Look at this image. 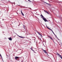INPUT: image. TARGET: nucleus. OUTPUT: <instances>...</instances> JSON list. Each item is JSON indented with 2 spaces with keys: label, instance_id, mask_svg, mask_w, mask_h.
<instances>
[{
  "label": "nucleus",
  "instance_id": "7ed1b4c3",
  "mask_svg": "<svg viewBox=\"0 0 62 62\" xmlns=\"http://www.w3.org/2000/svg\"><path fill=\"white\" fill-rule=\"evenodd\" d=\"M8 39L9 40H12V38L11 37L8 38Z\"/></svg>",
  "mask_w": 62,
  "mask_h": 62
},
{
  "label": "nucleus",
  "instance_id": "9b49d317",
  "mask_svg": "<svg viewBox=\"0 0 62 62\" xmlns=\"http://www.w3.org/2000/svg\"><path fill=\"white\" fill-rule=\"evenodd\" d=\"M52 31V32L53 33V34H54V32H53V30H51V31Z\"/></svg>",
  "mask_w": 62,
  "mask_h": 62
},
{
  "label": "nucleus",
  "instance_id": "f257e3e1",
  "mask_svg": "<svg viewBox=\"0 0 62 62\" xmlns=\"http://www.w3.org/2000/svg\"><path fill=\"white\" fill-rule=\"evenodd\" d=\"M40 16H41L43 20H44V21L45 22H48V20H47L45 18V17L43 16L42 15H40Z\"/></svg>",
  "mask_w": 62,
  "mask_h": 62
},
{
  "label": "nucleus",
  "instance_id": "0eeeda50",
  "mask_svg": "<svg viewBox=\"0 0 62 62\" xmlns=\"http://www.w3.org/2000/svg\"><path fill=\"white\" fill-rule=\"evenodd\" d=\"M32 48H33L32 47H31V50H32V51H33L34 52H35V51H34V50L32 49Z\"/></svg>",
  "mask_w": 62,
  "mask_h": 62
},
{
  "label": "nucleus",
  "instance_id": "f3484780",
  "mask_svg": "<svg viewBox=\"0 0 62 62\" xmlns=\"http://www.w3.org/2000/svg\"><path fill=\"white\" fill-rule=\"evenodd\" d=\"M52 40L53 41H54V39H52Z\"/></svg>",
  "mask_w": 62,
  "mask_h": 62
},
{
  "label": "nucleus",
  "instance_id": "423d86ee",
  "mask_svg": "<svg viewBox=\"0 0 62 62\" xmlns=\"http://www.w3.org/2000/svg\"><path fill=\"white\" fill-rule=\"evenodd\" d=\"M21 14L22 15H23V16H24V14H23V12H22V10H21Z\"/></svg>",
  "mask_w": 62,
  "mask_h": 62
},
{
  "label": "nucleus",
  "instance_id": "9d476101",
  "mask_svg": "<svg viewBox=\"0 0 62 62\" xmlns=\"http://www.w3.org/2000/svg\"><path fill=\"white\" fill-rule=\"evenodd\" d=\"M47 28H48V29H49V30H51V31L52 30L51 29L49 28L48 27H47Z\"/></svg>",
  "mask_w": 62,
  "mask_h": 62
},
{
  "label": "nucleus",
  "instance_id": "6e6552de",
  "mask_svg": "<svg viewBox=\"0 0 62 62\" xmlns=\"http://www.w3.org/2000/svg\"><path fill=\"white\" fill-rule=\"evenodd\" d=\"M42 49L44 51V53H47V52L46 51L43 50V49Z\"/></svg>",
  "mask_w": 62,
  "mask_h": 62
},
{
  "label": "nucleus",
  "instance_id": "ddd939ff",
  "mask_svg": "<svg viewBox=\"0 0 62 62\" xmlns=\"http://www.w3.org/2000/svg\"><path fill=\"white\" fill-rule=\"evenodd\" d=\"M51 39H53V38H52V37H50V38Z\"/></svg>",
  "mask_w": 62,
  "mask_h": 62
},
{
  "label": "nucleus",
  "instance_id": "aec40b11",
  "mask_svg": "<svg viewBox=\"0 0 62 62\" xmlns=\"http://www.w3.org/2000/svg\"><path fill=\"white\" fill-rule=\"evenodd\" d=\"M49 21H50V20H49Z\"/></svg>",
  "mask_w": 62,
  "mask_h": 62
},
{
  "label": "nucleus",
  "instance_id": "a211bd4d",
  "mask_svg": "<svg viewBox=\"0 0 62 62\" xmlns=\"http://www.w3.org/2000/svg\"><path fill=\"white\" fill-rule=\"evenodd\" d=\"M54 34V35H55V34H54V33H53Z\"/></svg>",
  "mask_w": 62,
  "mask_h": 62
},
{
  "label": "nucleus",
  "instance_id": "39448f33",
  "mask_svg": "<svg viewBox=\"0 0 62 62\" xmlns=\"http://www.w3.org/2000/svg\"><path fill=\"white\" fill-rule=\"evenodd\" d=\"M15 58L16 59H18V58H19V57L16 56L15 57Z\"/></svg>",
  "mask_w": 62,
  "mask_h": 62
},
{
  "label": "nucleus",
  "instance_id": "f8f14e48",
  "mask_svg": "<svg viewBox=\"0 0 62 62\" xmlns=\"http://www.w3.org/2000/svg\"><path fill=\"white\" fill-rule=\"evenodd\" d=\"M48 37H49V38H51V37H50V36H48Z\"/></svg>",
  "mask_w": 62,
  "mask_h": 62
},
{
  "label": "nucleus",
  "instance_id": "20e7f679",
  "mask_svg": "<svg viewBox=\"0 0 62 62\" xmlns=\"http://www.w3.org/2000/svg\"><path fill=\"white\" fill-rule=\"evenodd\" d=\"M37 33H38L39 34V35H40V36H41V37H42V35L40 33H39V32H37Z\"/></svg>",
  "mask_w": 62,
  "mask_h": 62
},
{
  "label": "nucleus",
  "instance_id": "f03ea898",
  "mask_svg": "<svg viewBox=\"0 0 62 62\" xmlns=\"http://www.w3.org/2000/svg\"><path fill=\"white\" fill-rule=\"evenodd\" d=\"M44 11L45 12H46V13L47 14H49V13L48 12V11H45V10H44Z\"/></svg>",
  "mask_w": 62,
  "mask_h": 62
},
{
  "label": "nucleus",
  "instance_id": "dca6fc26",
  "mask_svg": "<svg viewBox=\"0 0 62 62\" xmlns=\"http://www.w3.org/2000/svg\"><path fill=\"white\" fill-rule=\"evenodd\" d=\"M0 56H1V57H2V56H1V55L0 54Z\"/></svg>",
  "mask_w": 62,
  "mask_h": 62
},
{
  "label": "nucleus",
  "instance_id": "4468645a",
  "mask_svg": "<svg viewBox=\"0 0 62 62\" xmlns=\"http://www.w3.org/2000/svg\"><path fill=\"white\" fill-rule=\"evenodd\" d=\"M55 36H56V38H57V39H58V38H57V37L56 35H55Z\"/></svg>",
  "mask_w": 62,
  "mask_h": 62
},
{
  "label": "nucleus",
  "instance_id": "2eb2a0df",
  "mask_svg": "<svg viewBox=\"0 0 62 62\" xmlns=\"http://www.w3.org/2000/svg\"><path fill=\"white\" fill-rule=\"evenodd\" d=\"M28 1H29V2H31V1H30V0H28Z\"/></svg>",
  "mask_w": 62,
  "mask_h": 62
},
{
  "label": "nucleus",
  "instance_id": "6ab92c4d",
  "mask_svg": "<svg viewBox=\"0 0 62 62\" xmlns=\"http://www.w3.org/2000/svg\"><path fill=\"white\" fill-rule=\"evenodd\" d=\"M2 21H4V19H2Z\"/></svg>",
  "mask_w": 62,
  "mask_h": 62
},
{
  "label": "nucleus",
  "instance_id": "412c9836",
  "mask_svg": "<svg viewBox=\"0 0 62 62\" xmlns=\"http://www.w3.org/2000/svg\"><path fill=\"white\" fill-rule=\"evenodd\" d=\"M2 59V60H3V59Z\"/></svg>",
  "mask_w": 62,
  "mask_h": 62
},
{
  "label": "nucleus",
  "instance_id": "1a4fd4ad",
  "mask_svg": "<svg viewBox=\"0 0 62 62\" xmlns=\"http://www.w3.org/2000/svg\"><path fill=\"white\" fill-rule=\"evenodd\" d=\"M18 37H20V38H24V37H22L20 36H19V35H18Z\"/></svg>",
  "mask_w": 62,
  "mask_h": 62
}]
</instances>
